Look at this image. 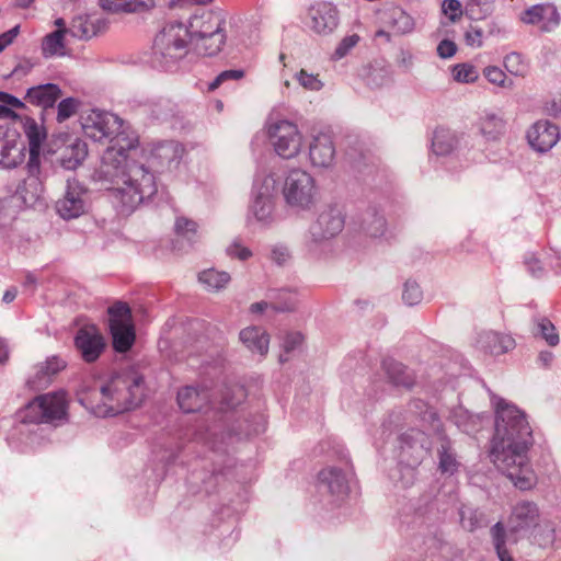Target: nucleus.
<instances>
[{
	"label": "nucleus",
	"mask_w": 561,
	"mask_h": 561,
	"mask_svg": "<svg viewBox=\"0 0 561 561\" xmlns=\"http://www.w3.org/2000/svg\"><path fill=\"white\" fill-rule=\"evenodd\" d=\"M81 126L84 135L94 141L113 136L96 179L123 211H133L157 193L156 178L147 165L148 153L140 147L138 135L122 118L93 108L81 116Z\"/></svg>",
	"instance_id": "f257e3e1"
},
{
	"label": "nucleus",
	"mask_w": 561,
	"mask_h": 561,
	"mask_svg": "<svg viewBox=\"0 0 561 561\" xmlns=\"http://www.w3.org/2000/svg\"><path fill=\"white\" fill-rule=\"evenodd\" d=\"M495 404V432L490 458L519 490H530L536 476L528 461L527 451L533 444V431L526 415L516 405L497 399Z\"/></svg>",
	"instance_id": "f03ea898"
},
{
	"label": "nucleus",
	"mask_w": 561,
	"mask_h": 561,
	"mask_svg": "<svg viewBox=\"0 0 561 561\" xmlns=\"http://www.w3.org/2000/svg\"><path fill=\"white\" fill-rule=\"evenodd\" d=\"M144 376L133 369H123L82 392L79 402L98 417L114 416L138 408L146 397Z\"/></svg>",
	"instance_id": "7ed1b4c3"
},
{
	"label": "nucleus",
	"mask_w": 561,
	"mask_h": 561,
	"mask_svg": "<svg viewBox=\"0 0 561 561\" xmlns=\"http://www.w3.org/2000/svg\"><path fill=\"white\" fill-rule=\"evenodd\" d=\"M226 16L220 10H196L184 19L178 18V50L197 56H215L227 41Z\"/></svg>",
	"instance_id": "20e7f679"
},
{
	"label": "nucleus",
	"mask_w": 561,
	"mask_h": 561,
	"mask_svg": "<svg viewBox=\"0 0 561 561\" xmlns=\"http://www.w3.org/2000/svg\"><path fill=\"white\" fill-rule=\"evenodd\" d=\"M209 398L210 394L206 389L198 390L194 387H185L178 391V405L186 413L201 411L207 403L226 411L234 409L244 400L245 390L242 386L233 385L222 390L219 402H213Z\"/></svg>",
	"instance_id": "39448f33"
},
{
	"label": "nucleus",
	"mask_w": 561,
	"mask_h": 561,
	"mask_svg": "<svg viewBox=\"0 0 561 561\" xmlns=\"http://www.w3.org/2000/svg\"><path fill=\"white\" fill-rule=\"evenodd\" d=\"M282 192L285 203L296 210H310L317 204L316 181L305 170H290L284 180Z\"/></svg>",
	"instance_id": "423d86ee"
},
{
	"label": "nucleus",
	"mask_w": 561,
	"mask_h": 561,
	"mask_svg": "<svg viewBox=\"0 0 561 561\" xmlns=\"http://www.w3.org/2000/svg\"><path fill=\"white\" fill-rule=\"evenodd\" d=\"M67 411V394L64 390L36 397L23 411L26 423H53L62 420Z\"/></svg>",
	"instance_id": "0eeeda50"
},
{
	"label": "nucleus",
	"mask_w": 561,
	"mask_h": 561,
	"mask_svg": "<svg viewBox=\"0 0 561 561\" xmlns=\"http://www.w3.org/2000/svg\"><path fill=\"white\" fill-rule=\"evenodd\" d=\"M344 224V215L337 206L324 207L309 228L307 240L309 251L317 252L321 245L336 237L343 230Z\"/></svg>",
	"instance_id": "6e6552de"
},
{
	"label": "nucleus",
	"mask_w": 561,
	"mask_h": 561,
	"mask_svg": "<svg viewBox=\"0 0 561 561\" xmlns=\"http://www.w3.org/2000/svg\"><path fill=\"white\" fill-rule=\"evenodd\" d=\"M275 191L276 181L273 175H257L254 180L249 214L263 226H270L275 221Z\"/></svg>",
	"instance_id": "1a4fd4ad"
},
{
	"label": "nucleus",
	"mask_w": 561,
	"mask_h": 561,
	"mask_svg": "<svg viewBox=\"0 0 561 561\" xmlns=\"http://www.w3.org/2000/svg\"><path fill=\"white\" fill-rule=\"evenodd\" d=\"M108 327L113 348L118 353H125L130 350L136 334L128 305L116 302L108 308Z\"/></svg>",
	"instance_id": "9d476101"
},
{
	"label": "nucleus",
	"mask_w": 561,
	"mask_h": 561,
	"mask_svg": "<svg viewBox=\"0 0 561 561\" xmlns=\"http://www.w3.org/2000/svg\"><path fill=\"white\" fill-rule=\"evenodd\" d=\"M268 137L275 152L284 159L295 158L301 150L302 136L298 127L289 121L271 124Z\"/></svg>",
	"instance_id": "9b49d317"
},
{
	"label": "nucleus",
	"mask_w": 561,
	"mask_h": 561,
	"mask_svg": "<svg viewBox=\"0 0 561 561\" xmlns=\"http://www.w3.org/2000/svg\"><path fill=\"white\" fill-rule=\"evenodd\" d=\"M150 64L154 69L169 71L175 65V22H167L156 34Z\"/></svg>",
	"instance_id": "f8f14e48"
},
{
	"label": "nucleus",
	"mask_w": 561,
	"mask_h": 561,
	"mask_svg": "<svg viewBox=\"0 0 561 561\" xmlns=\"http://www.w3.org/2000/svg\"><path fill=\"white\" fill-rule=\"evenodd\" d=\"M89 209L88 190L76 179L67 180L65 194L56 202L57 214L66 219H75Z\"/></svg>",
	"instance_id": "ddd939ff"
},
{
	"label": "nucleus",
	"mask_w": 561,
	"mask_h": 561,
	"mask_svg": "<svg viewBox=\"0 0 561 561\" xmlns=\"http://www.w3.org/2000/svg\"><path fill=\"white\" fill-rule=\"evenodd\" d=\"M339 20V11L333 3L318 1L308 8L304 23L311 32L328 35L337 27Z\"/></svg>",
	"instance_id": "4468645a"
},
{
	"label": "nucleus",
	"mask_w": 561,
	"mask_h": 561,
	"mask_svg": "<svg viewBox=\"0 0 561 561\" xmlns=\"http://www.w3.org/2000/svg\"><path fill=\"white\" fill-rule=\"evenodd\" d=\"M75 346L85 363H94L105 350L106 342L96 325L87 324L77 331Z\"/></svg>",
	"instance_id": "2eb2a0df"
},
{
	"label": "nucleus",
	"mask_w": 561,
	"mask_h": 561,
	"mask_svg": "<svg viewBox=\"0 0 561 561\" xmlns=\"http://www.w3.org/2000/svg\"><path fill=\"white\" fill-rule=\"evenodd\" d=\"M16 128L0 125V165L12 169L24 160V145Z\"/></svg>",
	"instance_id": "dca6fc26"
},
{
	"label": "nucleus",
	"mask_w": 561,
	"mask_h": 561,
	"mask_svg": "<svg viewBox=\"0 0 561 561\" xmlns=\"http://www.w3.org/2000/svg\"><path fill=\"white\" fill-rule=\"evenodd\" d=\"M520 21L538 26L541 32H552L559 26L561 18L557 7L546 2L526 9L520 15Z\"/></svg>",
	"instance_id": "f3484780"
},
{
	"label": "nucleus",
	"mask_w": 561,
	"mask_h": 561,
	"mask_svg": "<svg viewBox=\"0 0 561 561\" xmlns=\"http://www.w3.org/2000/svg\"><path fill=\"white\" fill-rule=\"evenodd\" d=\"M539 516V508L535 502H517L507 519V528L513 534L527 533L538 526Z\"/></svg>",
	"instance_id": "a211bd4d"
},
{
	"label": "nucleus",
	"mask_w": 561,
	"mask_h": 561,
	"mask_svg": "<svg viewBox=\"0 0 561 561\" xmlns=\"http://www.w3.org/2000/svg\"><path fill=\"white\" fill-rule=\"evenodd\" d=\"M66 362L56 355L48 357L45 362L34 366L26 383L32 390L47 388L53 378L66 367Z\"/></svg>",
	"instance_id": "6ab92c4d"
},
{
	"label": "nucleus",
	"mask_w": 561,
	"mask_h": 561,
	"mask_svg": "<svg viewBox=\"0 0 561 561\" xmlns=\"http://www.w3.org/2000/svg\"><path fill=\"white\" fill-rule=\"evenodd\" d=\"M559 138L558 126L549 121H538L527 131L529 145L539 152L550 150L558 142Z\"/></svg>",
	"instance_id": "aec40b11"
},
{
	"label": "nucleus",
	"mask_w": 561,
	"mask_h": 561,
	"mask_svg": "<svg viewBox=\"0 0 561 561\" xmlns=\"http://www.w3.org/2000/svg\"><path fill=\"white\" fill-rule=\"evenodd\" d=\"M310 162L316 168H330L335 159V146L331 135L320 133L309 146Z\"/></svg>",
	"instance_id": "412c9836"
},
{
	"label": "nucleus",
	"mask_w": 561,
	"mask_h": 561,
	"mask_svg": "<svg viewBox=\"0 0 561 561\" xmlns=\"http://www.w3.org/2000/svg\"><path fill=\"white\" fill-rule=\"evenodd\" d=\"M350 472L336 467H328L320 471V488L325 489L336 499H343L350 490Z\"/></svg>",
	"instance_id": "4be33fe9"
},
{
	"label": "nucleus",
	"mask_w": 561,
	"mask_h": 561,
	"mask_svg": "<svg viewBox=\"0 0 561 561\" xmlns=\"http://www.w3.org/2000/svg\"><path fill=\"white\" fill-rule=\"evenodd\" d=\"M478 346L481 351L492 356L505 354L515 348V340L508 334L494 331L482 332L478 337Z\"/></svg>",
	"instance_id": "5701e85b"
},
{
	"label": "nucleus",
	"mask_w": 561,
	"mask_h": 561,
	"mask_svg": "<svg viewBox=\"0 0 561 561\" xmlns=\"http://www.w3.org/2000/svg\"><path fill=\"white\" fill-rule=\"evenodd\" d=\"M360 229L370 239H388L390 233L385 216L376 207H369L364 213Z\"/></svg>",
	"instance_id": "b1692460"
},
{
	"label": "nucleus",
	"mask_w": 561,
	"mask_h": 561,
	"mask_svg": "<svg viewBox=\"0 0 561 561\" xmlns=\"http://www.w3.org/2000/svg\"><path fill=\"white\" fill-rule=\"evenodd\" d=\"M27 178L23 181L22 185L19 186V194L27 206H33L42 196L44 192L43 182L41 180V167L37 162V170L32 171L30 169V162H27Z\"/></svg>",
	"instance_id": "393cba45"
},
{
	"label": "nucleus",
	"mask_w": 561,
	"mask_h": 561,
	"mask_svg": "<svg viewBox=\"0 0 561 561\" xmlns=\"http://www.w3.org/2000/svg\"><path fill=\"white\" fill-rule=\"evenodd\" d=\"M60 96L61 90L57 84L46 83L30 88L25 99L31 104L48 108L53 107Z\"/></svg>",
	"instance_id": "a878e982"
},
{
	"label": "nucleus",
	"mask_w": 561,
	"mask_h": 561,
	"mask_svg": "<svg viewBox=\"0 0 561 561\" xmlns=\"http://www.w3.org/2000/svg\"><path fill=\"white\" fill-rule=\"evenodd\" d=\"M240 341L252 353L264 356L268 352L270 339L266 332L260 327H249L241 330Z\"/></svg>",
	"instance_id": "bb28decb"
},
{
	"label": "nucleus",
	"mask_w": 561,
	"mask_h": 561,
	"mask_svg": "<svg viewBox=\"0 0 561 561\" xmlns=\"http://www.w3.org/2000/svg\"><path fill=\"white\" fill-rule=\"evenodd\" d=\"M383 23L391 27L396 34H407L413 31L414 20L403 9L392 7L383 12Z\"/></svg>",
	"instance_id": "cd10ccee"
},
{
	"label": "nucleus",
	"mask_w": 561,
	"mask_h": 561,
	"mask_svg": "<svg viewBox=\"0 0 561 561\" xmlns=\"http://www.w3.org/2000/svg\"><path fill=\"white\" fill-rule=\"evenodd\" d=\"M382 367L392 385L405 388L413 386L414 375L412 370L403 364L392 358H387L382 362Z\"/></svg>",
	"instance_id": "c85d7f7f"
},
{
	"label": "nucleus",
	"mask_w": 561,
	"mask_h": 561,
	"mask_svg": "<svg viewBox=\"0 0 561 561\" xmlns=\"http://www.w3.org/2000/svg\"><path fill=\"white\" fill-rule=\"evenodd\" d=\"M24 129L28 140L30 157L27 162H30V169L34 172L37 170V162H39V151L44 134L34 119H27Z\"/></svg>",
	"instance_id": "c756f323"
},
{
	"label": "nucleus",
	"mask_w": 561,
	"mask_h": 561,
	"mask_svg": "<svg viewBox=\"0 0 561 561\" xmlns=\"http://www.w3.org/2000/svg\"><path fill=\"white\" fill-rule=\"evenodd\" d=\"M437 458L438 469L442 473L451 476L458 471L460 462L450 440L446 437H440L439 446L437 447Z\"/></svg>",
	"instance_id": "7c9ffc66"
},
{
	"label": "nucleus",
	"mask_w": 561,
	"mask_h": 561,
	"mask_svg": "<svg viewBox=\"0 0 561 561\" xmlns=\"http://www.w3.org/2000/svg\"><path fill=\"white\" fill-rule=\"evenodd\" d=\"M178 251L187 252L198 241L197 224L185 217H178Z\"/></svg>",
	"instance_id": "2f4dec72"
},
{
	"label": "nucleus",
	"mask_w": 561,
	"mask_h": 561,
	"mask_svg": "<svg viewBox=\"0 0 561 561\" xmlns=\"http://www.w3.org/2000/svg\"><path fill=\"white\" fill-rule=\"evenodd\" d=\"M87 154V144L77 138L62 151L60 158L61 165L67 170H75L83 162Z\"/></svg>",
	"instance_id": "473e14b6"
},
{
	"label": "nucleus",
	"mask_w": 561,
	"mask_h": 561,
	"mask_svg": "<svg viewBox=\"0 0 561 561\" xmlns=\"http://www.w3.org/2000/svg\"><path fill=\"white\" fill-rule=\"evenodd\" d=\"M457 144L458 138L450 129L443 127L435 129L432 139V148L435 154H448L456 148Z\"/></svg>",
	"instance_id": "72a5a7b5"
},
{
	"label": "nucleus",
	"mask_w": 561,
	"mask_h": 561,
	"mask_svg": "<svg viewBox=\"0 0 561 561\" xmlns=\"http://www.w3.org/2000/svg\"><path fill=\"white\" fill-rule=\"evenodd\" d=\"M66 34H68L66 28H59L44 37L42 51L46 58L61 57L66 55L67 51L64 41Z\"/></svg>",
	"instance_id": "f704fd0d"
},
{
	"label": "nucleus",
	"mask_w": 561,
	"mask_h": 561,
	"mask_svg": "<svg viewBox=\"0 0 561 561\" xmlns=\"http://www.w3.org/2000/svg\"><path fill=\"white\" fill-rule=\"evenodd\" d=\"M230 279L229 273L215 268H207L198 273L199 283L209 291L224 289L229 284Z\"/></svg>",
	"instance_id": "c9c22d12"
},
{
	"label": "nucleus",
	"mask_w": 561,
	"mask_h": 561,
	"mask_svg": "<svg viewBox=\"0 0 561 561\" xmlns=\"http://www.w3.org/2000/svg\"><path fill=\"white\" fill-rule=\"evenodd\" d=\"M505 122L495 114H486L480 119V133L486 140H496L504 133Z\"/></svg>",
	"instance_id": "e433bc0d"
},
{
	"label": "nucleus",
	"mask_w": 561,
	"mask_h": 561,
	"mask_svg": "<svg viewBox=\"0 0 561 561\" xmlns=\"http://www.w3.org/2000/svg\"><path fill=\"white\" fill-rule=\"evenodd\" d=\"M153 459L162 463L167 470L171 469L174 465L175 453L173 449V438L169 437L165 442L158 439L153 444Z\"/></svg>",
	"instance_id": "4c0bfd02"
},
{
	"label": "nucleus",
	"mask_w": 561,
	"mask_h": 561,
	"mask_svg": "<svg viewBox=\"0 0 561 561\" xmlns=\"http://www.w3.org/2000/svg\"><path fill=\"white\" fill-rule=\"evenodd\" d=\"M67 33L80 39H89L96 34L95 22L88 16H77L72 20Z\"/></svg>",
	"instance_id": "58836bf2"
},
{
	"label": "nucleus",
	"mask_w": 561,
	"mask_h": 561,
	"mask_svg": "<svg viewBox=\"0 0 561 561\" xmlns=\"http://www.w3.org/2000/svg\"><path fill=\"white\" fill-rule=\"evenodd\" d=\"M101 5L107 10L124 9L135 12L141 9H148L156 5L154 0H100Z\"/></svg>",
	"instance_id": "ea45409f"
},
{
	"label": "nucleus",
	"mask_w": 561,
	"mask_h": 561,
	"mask_svg": "<svg viewBox=\"0 0 561 561\" xmlns=\"http://www.w3.org/2000/svg\"><path fill=\"white\" fill-rule=\"evenodd\" d=\"M460 524L463 529L474 531L484 523V515L479 510L463 505L459 510Z\"/></svg>",
	"instance_id": "a19ab883"
},
{
	"label": "nucleus",
	"mask_w": 561,
	"mask_h": 561,
	"mask_svg": "<svg viewBox=\"0 0 561 561\" xmlns=\"http://www.w3.org/2000/svg\"><path fill=\"white\" fill-rule=\"evenodd\" d=\"M493 543L501 561H514L505 547V528L502 523H496L491 528Z\"/></svg>",
	"instance_id": "79ce46f5"
},
{
	"label": "nucleus",
	"mask_w": 561,
	"mask_h": 561,
	"mask_svg": "<svg viewBox=\"0 0 561 561\" xmlns=\"http://www.w3.org/2000/svg\"><path fill=\"white\" fill-rule=\"evenodd\" d=\"M504 67L506 71L516 77H525L528 72V64L516 51H512L504 57Z\"/></svg>",
	"instance_id": "37998d69"
},
{
	"label": "nucleus",
	"mask_w": 561,
	"mask_h": 561,
	"mask_svg": "<svg viewBox=\"0 0 561 561\" xmlns=\"http://www.w3.org/2000/svg\"><path fill=\"white\" fill-rule=\"evenodd\" d=\"M24 107V103L12 94L0 91V118H15L14 108Z\"/></svg>",
	"instance_id": "c03bdc74"
},
{
	"label": "nucleus",
	"mask_w": 561,
	"mask_h": 561,
	"mask_svg": "<svg viewBox=\"0 0 561 561\" xmlns=\"http://www.w3.org/2000/svg\"><path fill=\"white\" fill-rule=\"evenodd\" d=\"M535 334L540 335L550 346H556L559 343V334L554 325L546 318L537 320Z\"/></svg>",
	"instance_id": "a18cd8bd"
},
{
	"label": "nucleus",
	"mask_w": 561,
	"mask_h": 561,
	"mask_svg": "<svg viewBox=\"0 0 561 561\" xmlns=\"http://www.w3.org/2000/svg\"><path fill=\"white\" fill-rule=\"evenodd\" d=\"M483 75L486 78V80L492 84H495L504 89L513 88V81L508 80L505 72L499 67L488 66L484 68Z\"/></svg>",
	"instance_id": "49530a36"
},
{
	"label": "nucleus",
	"mask_w": 561,
	"mask_h": 561,
	"mask_svg": "<svg viewBox=\"0 0 561 561\" xmlns=\"http://www.w3.org/2000/svg\"><path fill=\"white\" fill-rule=\"evenodd\" d=\"M402 299L408 306H415L423 299V291L420 285L414 280L404 283Z\"/></svg>",
	"instance_id": "de8ad7c7"
},
{
	"label": "nucleus",
	"mask_w": 561,
	"mask_h": 561,
	"mask_svg": "<svg viewBox=\"0 0 561 561\" xmlns=\"http://www.w3.org/2000/svg\"><path fill=\"white\" fill-rule=\"evenodd\" d=\"M453 78L458 82H474L478 79V71L471 65L459 64L453 68Z\"/></svg>",
	"instance_id": "09e8293b"
},
{
	"label": "nucleus",
	"mask_w": 561,
	"mask_h": 561,
	"mask_svg": "<svg viewBox=\"0 0 561 561\" xmlns=\"http://www.w3.org/2000/svg\"><path fill=\"white\" fill-rule=\"evenodd\" d=\"M534 539L540 547H547L551 545L554 540V528L551 523H543L534 527Z\"/></svg>",
	"instance_id": "8fccbe9b"
},
{
	"label": "nucleus",
	"mask_w": 561,
	"mask_h": 561,
	"mask_svg": "<svg viewBox=\"0 0 561 561\" xmlns=\"http://www.w3.org/2000/svg\"><path fill=\"white\" fill-rule=\"evenodd\" d=\"M80 102L75 98H67L58 104L57 107V119L58 122H64L70 118L79 106Z\"/></svg>",
	"instance_id": "3c124183"
},
{
	"label": "nucleus",
	"mask_w": 561,
	"mask_h": 561,
	"mask_svg": "<svg viewBox=\"0 0 561 561\" xmlns=\"http://www.w3.org/2000/svg\"><path fill=\"white\" fill-rule=\"evenodd\" d=\"M296 79L306 90L319 91L323 87L322 81L318 78L317 75L308 73L304 69L296 75Z\"/></svg>",
	"instance_id": "603ef678"
},
{
	"label": "nucleus",
	"mask_w": 561,
	"mask_h": 561,
	"mask_svg": "<svg viewBox=\"0 0 561 561\" xmlns=\"http://www.w3.org/2000/svg\"><path fill=\"white\" fill-rule=\"evenodd\" d=\"M359 42V36L357 34H352L345 36L336 46L334 51V58L341 59L345 57Z\"/></svg>",
	"instance_id": "864d4df0"
},
{
	"label": "nucleus",
	"mask_w": 561,
	"mask_h": 561,
	"mask_svg": "<svg viewBox=\"0 0 561 561\" xmlns=\"http://www.w3.org/2000/svg\"><path fill=\"white\" fill-rule=\"evenodd\" d=\"M226 253L228 256L237 257L240 261H247L252 256L251 250L244 247L239 240H234L230 245H228Z\"/></svg>",
	"instance_id": "5fc2aeb1"
},
{
	"label": "nucleus",
	"mask_w": 561,
	"mask_h": 561,
	"mask_svg": "<svg viewBox=\"0 0 561 561\" xmlns=\"http://www.w3.org/2000/svg\"><path fill=\"white\" fill-rule=\"evenodd\" d=\"M243 76H244L243 70H237V69L225 70L221 73H219L213 82L209 83V90L214 91L222 82H225L227 80H239V79L243 78Z\"/></svg>",
	"instance_id": "6e6d98bb"
},
{
	"label": "nucleus",
	"mask_w": 561,
	"mask_h": 561,
	"mask_svg": "<svg viewBox=\"0 0 561 561\" xmlns=\"http://www.w3.org/2000/svg\"><path fill=\"white\" fill-rule=\"evenodd\" d=\"M442 10L453 22H456L462 14L461 3L458 0H444Z\"/></svg>",
	"instance_id": "4d7b16f0"
},
{
	"label": "nucleus",
	"mask_w": 561,
	"mask_h": 561,
	"mask_svg": "<svg viewBox=\"0 0 561 561\" xmlns=\"http://www.w3.org/2000/svg\"><path fill=\"white\" fill-rule=\"evenodd\" d=\"M290 257V251L284 244H276L271 250V260L278 265L286 264Z\"/></svg>",
	"instance_id": "13d9d810"
},
{
	"label": "nucleus",
	"mask_w": 561,
	"mask_h": 561,
	"mask_svg": "<svg viewBox=\"0 0 561 561\" xmlns=\"http://www.w3.org/2000/svg\"><path fill=\"white\" fill-rule=\"evenodd\" d=\"M304 336L299 332L287 333L283 341V350L285 354L296 350L302 343Z\"/></svg>",
	"instance_id": "bf43d9fd"
},
{
	"label": "nucleus",
	"mask_w": 561,
	"mask_h": 561,
	"mask_svg": "<svg viewBox=\"0 0 561 561\" xmlns=\"http://www.w3.org/2000/svg\"><path fill=\"white\" fill-rule=\"evenodd\" d=\"M182 328L183 331L187 332L190 336L192 335V337H197L201 333L204 332L205 324L201 320L192 319L182 323Z\"/></svg>",
	"instance_id": "052dcab7"
},
{
	"label": "nucleus",
	"mask_w": 561,
	"mask_h": 561,
	"mask_svg": "<svg viewBox=\"0 0 561 561\" xmlns=\"http://www.w3.org/2000/svg\"><path fill=\"white\" fill-rule=\"evenodd\" d=\"M457 51V46L453 41L443 39L437 46V54L440 58H450Z\"/></svg>",
	"instance_id": "680f3d73"
},
{
	"label": "nucleus",
	"mask_w": 561,
	"mask_h": 561,
	"mask_svg": "<svg viewBox=\"0 0 561 561\" xmlns=\"http://www.w3.org/2000/svg\"><path fill=\"white\" fill-rule=\"evenodd\" d=\"M525 265L534 277H540L543 273L540 261L534 254H530L525 259Z\"/></svg>",
	"instance_id": "e2e57ef3"
},
{
	"label": "nucleus",
	"mask_w": 561,
	"mask_h": 561,
	"mask_svg": "<svg viewBox=\"0 0 561 561\" xmlns=\"http://www.w3.org/2000/svg\"><path fill=\"white\" fill-rule=\"evenodd\" d=\"M483 32L480 28L471 27L466 32V42L470 46H481L482 45Z\"/></svg>",
	"instance_id": "0e129e2a"
},
{
	"label": "nucleus",
	"mask_w": 561,
	"mask_h": 561,
	"mask_svg": "<svg viewBox=\"0 0 561 561\" xmlns=\"http://www.w3.org/2000/svg\"><path fill=\"white\" fill-rule=\"evenodd\" d=\"M20 26L16 25L0 35V53L9 46L19 34Z\"/></svg>",
	"instance_id": "69168bd1"
},
{
	"label": "nucleus",
	"mask_w": 561,
	"mask_h": 561,
	"mask_svg": "<svg viewBox=\"0 0 561 561\" xmlns=\"http://www.w3.org/2000/svg\"><path fill=\"white\" fill-rule=\"evenodd\" d=\"M32 68H33L32 62H30V61L21 62L13 69V75L18 76V77L25 76L32 70Z\"/></svg>",
	"instance_id": "338daca9"
},
{
	"label": "nucleus",
	"mask_w": 561,
	"mask_h": 561,
	"mask_svg": "<svg viewBox=\"0 0 561 561\" xmlns=\"http://www.w3.org/2000/svg\"><path fill=\"white\" fill-rule=\"evenodd\" d=\"M550 264L556 273L561 275V253H556Z\"/></svg>",
	"instance_id": "774afa93"
}]
</instances>
